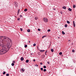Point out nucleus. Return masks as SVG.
Listing matches in <instances>:
<instances>
[{
  "label": "nucleus",
  "instance_id": "1",
  "mask_svg": "<svg viewBox=\"0 0 76 76\" xmlns=\"http://www.w3.org/2000/svg\"><path fill=\"white\" fill-rule=\"evenodd\" d=\"M5 44H6L7 45V47L8 49H6V46L4 45V43L1 42L0 43V55H1L2 54H4L5 53H7L10 48L11 47V45L10 44V43L8 41H5Z\"/></svg>",
  "mask_w": 76,
  "mask_h": 76
},
{
  "label": "nucleus",
  "instance_id": "2",
  "mask_svg": "<svg viewBox=\"0 0 76 76\" xmlns=\"http://www.w3.org/2000/svg\"><path fill=\"white\" fill-rule=\"evenodd\" d=\"M1 39L2 41L5 40V39H7V40L9 41V42H12V40L9 39V38L4 36H1Z\"/></svg>",
  "mask_w": 76,
  "mask_h": 76
},
{
  "label": "nucleus",
  "instance_id": "3",
  "mask_svg": "<svg viewBox=\"0 0 76 76\" xmlns=\"http://www.w3.org/2000/svg\"><path fill=\"white\" fill-rule=\"evenodd\" d=\"M14 5H15L16 7H18V4L16 1H14Z\"/></svg>",
  "mask_w": 76,
  "mask_h": 76
},
{
  "label": "nucleus",
  "instance_id": "4",
  "mask_svg": "<svg viewBox=\"0 0 76 76\" xmlns=\"http://www.w3.org/2000/svg\"><path fill=\"white\" fill-rule=\"evenodd\" d=\"M43 20L45 22H48V19L45 18H43Z\"/></svg>",
  "mask_w": 76,
  "mask_h": 76
},
{
  "label": "nucleus",
  "instance_id": "5",
  "mask_svg": "<svg viewBox=\"0 0 76 76\" xmlns=\"http://www.w3.org/2000/svg\"><path fill=\"white\" fill-rule=\"evenodd\" d=\"M73 25L74 26V27H75V21H73Z\"/></svg>",
  "mask_w": 76,
  "mask_h": 76
},
{
  "label": "nucleus",
  "instance_id": "6",
  "mask_svg": "<svg viewBox=\"0 0 76 76\" xmlns=\"http://www.w3.org/2000/svg\"><path fill=\"white\" fill-rule=\"evenodd\" d=\"M45 55H43L41 56V57L42 58H43L45 57Z\"/></svg>",
  "mask_w": 76,
  "mask_h": 76
},
{
  "label": "nucleus",
  "instance_id": "7",
  "mask_svg": "<svg viewBox=\"0 0 76 76\" xmlns=\"http://www.w3.org/2000/svg\"><path fill=\"white\" fill-rule=\"evenodd\" d=\"M68 10H69V11H70V12H72V9L70 8H68Z\"/></svg>",
  "mask_w": 76,
  "mask_h": 76
},
{
  "label": "nucleus",
  "instance_id": "8",
  "mask_svg": "<svg viewBox=\"0 0 76 76\" xmlns=\"http://www.w3.org/2000/svg\"><path fill=\"white\" fill-rule=\"evenodd\" d=\"M44 51H45V50H40V52H41V53H43V52H44Z\"/></svg>",
  "mask_w": 76,
  "mask_h": 76
},
{
  "label": "nucleus",
  "instance_id": "9",
  "mask_svg": "<svg viewBox=\"0 0 76 76\" xmlns=\"http://www.w3.org/2000/svg\"><path fill=\"white\" fill-rule=\"evenodd\" d=\"M24 59V58H23V57H22L20 59V60H21V61H23V59Z\"/></svg>",
  "mask_w": 76,
  "mask_h": 76
},
{
  "label": "nucleus",
  "instance_id": "10",
  "mask_svg": "<svg viewBox=\"0 0 76 76\" xmlns=\"http://www.w3.org/2000/svg\"><path fill=\"white\" fill-rule=\"evenodd\" d=\"M63 9H66V7L65 6L64 7H62Z\"/></svg>",
  "mask_w": 76,
  "mask_h": 76
},
{
  "label": "nucleus",
  "instance_id": "11",
  "mask_svg": "<svg viewBox=\"0 0 76 76\" xmlns=\"http://www.w3.org/2000/svg\"><path fill=\"white\" fill-rule=\"evenodd\" d=\"M28 10V9H25L24 10V12H26V11H27Z\"/></svg>",
  "mask_w": 76,
  "mask_h": 76
},
{
  "label": "nucleus",
  "instance_id": "12",
  "mask_svg": "<svg viewBox=\"0 0 76 76\" xmlns=\"http://www.w3.org/2000/svg\"><path fill=\"white\" fill-rule=\"evenodd\" d=\"M19 12H20V10L18 9V12H17L18 15V14H19Z\"/></svg>",
  "mask_w": 76,
  "mask_h": 76
},
{
  "label": "nucleus",
  "instance_id": "13",
  "mask_svg": "<svg viewBox=\"0 0 76 76\" xmlns=\"http://www.w3.org/2000/svg\"><path fill=\"white\" fill-rule=\"evenodd\" d=\"M73 7L74 8H75V7H76V5L75 4H73Z\"/></svg>",
  "mask_w": 76,
  "mask_h": 76
},
{
  "label": "nucleus",
  "instance_id": "14",
  "mask_svg": "<svg viewBox=\"0 0 76 76\" xmlns=\"http://www.w3.org/2000/svg\"><path fill=\"white\" fill-rule=\"evenodd\" d=\"M51 52H54V50H53V49H51Z\"/></svg>",
  "mask_w": 76,
  "mask_h": 76
},
{
  "label": "nucleus",
  "instance_id": "15",
  "mask_svg": "<svg viewBox=\"0 0 76 76\" xmlns=\"http://www.w3.org/2000/svg\"><path fill=\"white\" fill-rule=\"evenodd\" d=\"M26 63H28V62H29V60H26Z\"/></svg>",
  "mask_w": 76,
  "mask_h": 76
},
{
  "label": "nucleus",
  "instance_id": "16",
  "mask_svg": "<svg viewBox=\"0 0 76 76\" xmlns=\"http://www.w3.org/2000/svg\"><path fill=\"white\" fill-rule=\"evenodd\" d=\"M62 34H63V35L65 34V33H64V31H62Z\"/></svg>",
  "mask_w": 76,
  "mask_h": 76
},
{
  "label": "nucleus",
  "instance_id": "17",
  "mask_svg": "<svg viewBox=\"0 0 76 76\" xmlns=\"http://www.w3.org/2000/svg\"><path fill=\"white\" fill-rule=\"evenodd\" d=\"M30 31H31V30H30V29L27 30V32H30Z\"/></svg>",
  "mask_w": 76,
  "mask_h": 76
},
{
  "label": "nucleus",
  "instance_id": "18",
  "mask_svg": "<svg viewBox=\"0 0 76 76\" xmlns=\"http://www.w3.org/2000/svg\"><path fill=\"white\" fill-rule=\"evenodd\" d=\"M28 47V45H25L24 46V47H25V48H26V47Z\"/></svg>",
  "mask_w": 76,
  "mask_h": 76
},
{
  "label": "nucleus",
  "instance_id": "19",
  "mask_svg": "<svg viewBox=\"0 0 76 76\" xmlns=\"http://www.w3.org/2000/svg\"><path fill=\"white\" fill-rule=\"evenodd\" d=\"M66 22H67V23H68V24L70 23V21H69L68 20Z\"/></svg>",
  "mask_w": 76,
  "mask_h": 76
},
{
  "label": "nucleus",
  "instance_id": "20",
  "mask_svg": "<svg viewBox=\"0 0 76 76\" xmlns=\"http://www.w3.org/2000/svg\"><path fill=\"white\" fill-rule=\"evenodd\" d=\"M59 55H61V54H62V52H60L59 53Z\"/></svg>",
  "mask_w": 76,
  "mask_h": 76
},
{
  "label": "nucleus",
  "instance_id": "21",
  "mask_svg": "<svg viewBox=\"0 0 76 76\" xmlns=\"http://www.w3.org/2000/svg\"><path fill=\"white\" fill-rule=\"evenodd\" d=\"M35 20H37V19H38V17H35Z\"/></svg>",
  "mask_w": 76,
  "mask_h": 76
},
{
  "label": "nucleus",
  "instance_id": "22",
  "mask_svg": "<svg viewBox=\"0 0 76 76\" xmlns=\"http://www.w3.org/2000/svg\"><path fill=\"white\" fill-rule=\"evenodd\" d=\"M65 28H66V27H67V24H65Z\"/></svg>",
  "mask_w": 76,
  "mask_h": 76
},
{
  "label": "nucleus",
  "instance_id": "23",
  "mask_svg": "<svg viewBox=\"0 0 76 76\" xmlns=\"http://www.w3.org/2000/svg\"><path fill=\"white\" fill-rule=\"evenodd\" d=\"M11 65L12 66H13L15 65V64H14V63H12L11 64Z\"/></svg>",
  "mask_w": 76,
  "mask_h": 76
},
{
  "label": "nucleus",
  "instance_id": "24",
  "mask_svg": "<svg viewBox=\"0 0 76 76\" xmlns=\"http://www.w3.org/2000/svg\"><path fill=\"white\" fill-rule=\"evenodd\" d=\"M46 71L47 69H44L43 70L44 72H46Z\"/></svg>",
  "mask_w": 76,
  "mask_h": 76
},
{
  "label": "nucleus",
  "instance_id": "25",
  "mask_svg": "<svg viewBox=\"0 0 76 76\" xmlns=\"http://www.w3.org/2000/svg\"><path fill=\"white\" fill-rule=\"evenodd\" d=\"M47 37V36H43L42 37V38H44V37Z\"/></svg>",
  "mask_w": 76,
  "mask_h": 76
},
{
  "label": "nucleus",
  "instance_id": "26",
  "mask_svg": "<svg viewBox=\"0 0 76 76\" xmlns=\"http://www.w3.org/2000/svg\"><path fill=\"white\" fill-rule=\"evenodd\" d=\"M46 66H43V68H44V69H46Z\"/></svg>",
  "mask_w": 76,
  "mask_h": 76
},
{
  "label": "nucleus",
  "instance_id": "27",
  "mask_svg": "<svg viewBox=\"0 0 76 76\" xmlns=\"http://www.w3.org/2000/svg\"><path fill=\"white\" fill-rule=\"evenodd\" d=\"M21 71H22V72H24V71H25V70H23V69H21Z\"/></svg>",
  "mask_w": 76,
  "mask_h": 76
},
{
  "label": "nucleus",
  "instance_id": "28",
  "mask_svg": "<svg viewBox=\"0 0 76 76\" xmlns=\"http://www.w3.org/2000/svg\"><path fill=\"white\" fill-rule=\"evenodd\" d=\"M34 66H35V67H38V65L37 64H36L34 65Z\"/></svg>",
  "mask_w": 76,
  "mask_h": 76
},
{
  "label": "nucleus",
  "instance_id": "29",
  "mask_svg": "<svg viewBox=\"0 0 76 76\" xmlns=\"http://www.w3.org/2000/svg\"><path fill=\"white\" fill-rule=\"evenodd\" d=\"M6 74V72H4L3 73V75H5Z\"/></svg>",
  "mask_w": 76,
  "mask_h": 76
},
{
  "label": "nucleus",
  "instance_id": "30",
  "mask_svg": "<svg viewBox=\"0 0 76 76\" xmlns=\"http://www.w3.org/2000/svg\"><path fill=\"white\" fill-rule=\"evenodd\" d=\"M50 31H51V30H50V29H48V32H50Z\"/></svg>",
  "mask_w": 76,
  "mask_h": 76
},
{
  "label": "nucleus",
  "instance_id": "31",
  "mask_svg": "<svg viewBox=\"0 0 76 76\" xmlns=\"http://www.w3.org/2000/svg\"><path fill=\"white\" fill-rule=\"evenodd\" d=\"M6 76H9V74H7L6 75Z\"/></svg>",
  "mask_w": 76,
  "mask_h": 76
},
{
  "label": "nucleus",
  "instance_id": "32",
  "mask_svg": "<svg viewBox=\"0 0 76 76\" xmlns=\"http://www.w3.org/2000/svg\"><path fill=\"white\" fill-rule=\"evenodd\" d=\"M47 63L48 64H50V61H48Z\"/></svg>",
  "mask_w": 76,
  "mask_h": 76
},
{
  "label": "nucleus",
  "instance_id": "33",
  "mask_svg": "<svg viewBox=\"0 0 76 76\" xmlns=\"http://www.w3.org/2000/svg\"><path fill=\"white\" fill-rule=\"evenodd\" d=\"M41 70H42V71L43 70V68H41Z\"/></svg>",
  "mask_w": 76,
  "mask_h": 76
},
{
  "label": "nucleus",
  "instance_id": "34",
  "mask_svg": "<svg viewBox=\"0 0 76 76\" xmlns=\"http://www.w3.org/2000/svg\"><path fill=\"white\" fill-rule=\"evenodd\" d=\"M20 18H23L22 15H20Z\"/></svg>",
  "mask_w": 76,
  "mask_h": 76
},
{
  "label": "nucleus",
  "instance_id": "35",
  "mask_svg": "<svg viewBox=\"0 0 76 76\" xmlns=\"http://www.w3.org/2000/svg\"><path fill=\"white\" fill-rule=\"evenodd\" d=\"M38 31H41V29H40L39 28L38 29Z\"/></svg>",
  "mask_w": 76,
  "mask_h": 76
},
{
  "label": "nucleus",
  "instance_id": "36",
  "mask_svg": "<svg viewBox=\"0 0 76 76\" xmlns=\"http://www.w3.org/2000/svg\"><path fill=\"white\" fill-rule=\"evenodd\" d=\"M72 53H74L75 52V50H72Z\"/></svg>",
  "mask_w": 76,
  "mask_h": 76
},
{
  "label": "nucleus",
  "instance_id": "37",
  "mask_svg": "<svg viewBox=\"0 0 76 76\" xmlns=\"http://www.w3.org/2000/svg\"><path fill=\"white\" fill-rule=\"evenodd\" d=\"M21 31H23V29H22V28H20Z\"/></svg>",
  "mask_w": 76,
  "mask_h": 76
},
{
  "label": "nucleus",
  "instance_id": "38",
  "mask_svg": "<svg viewBox=\"0 0 76 76\" xmlns=\"http://www.w3.org/2000/svg\"><path fill=\"white\" fill-rule=\"evenodd\" d=\"M35 45H36V44H33V46H35Z\"/></svg>",
  "mask_w": 76,
  "mask_h": 76
},
{
  "label": "nucleus",
  "instance_id": "39",
  "mask_svg": "<svg viewBox=\"0 0 76 76\" xmlns=\"http://www.w3.org/2000/svg\"><path fill=\"white\" fill-rule=\"evenodd\" d=\"M40 64H41V65H42V63L41 62L40 63Z\"/></svg>",
  "mask_w": 76,
  "mask_h": 76
},
{
  "label": "nucleus",
  "instance_id": "40",
  "mask_svg": "<svg viewBox=\"0 0 76 76\" xmlns=\"http://www.w3.org/2000/svg\"><path fill=\"white\" fill-rule=\"evenodd\" d=\"M12 63H15V61H13L12 62Z\"/></svg>",
  "mask_w": 76,
  "mask_h": 76
},
{
  "label": "nucleus",
  "instance_id": "41",
  "mask_svg": "<svg viewBox=\"0 0 76 76\" xmlns=\"http://www.w3.org/2000/svg\"><path fill=\"white\" fill-rule=\"evenodd\" d=\"M20 20V18H18V20Z\"/></svg>",
  "mask_w": 76,
  "mask_h": 76
},
{
  "label": "nucleus",
  "instance_id": "42",
  "mask_svg": "<svg viewBox=\"0 0 76 76\" xmlns=\"http://www.w3.org/2000/svg\"><path fill=\"white\" fill-rule=\"evenodd\" d=\"M60 13H61V14H63V12H60Z\"/></svg>",
  "mask_w": 76,
  "mask_h": 76
},
{
  "label": "nucleus",
  "instance_id": "43",
  "mask_svg": "<svg viewBox=\"0 0 76 76\" xmlns=\"http://www.w3.org/2000/svg\"><path fill=\"white\" fill-rule=\"evenodd\" d=\"M47 53V50H46V52H45V53Z\"/></svg>",
  "mask_w": 76,
  "mask_h": 76
},
{
  "label": "nucleus",
  "instance_id": "44",
  "mask_svg": "<svg viewBox=\"0 0 76 76\" xmlns=\"http://www.w3.org/2000/svg\"><path fill=\"white\" fill-rule=\"evenodd\" d=\"M33 61H35V59H34V60H33Z\"/></svg>",
  "mask_w": 76,
  "mask_h": 76
},
{
  "label": "nucleus",
  "instance_id": "45",
  "mask_svg": "<svg viewBox=\"0 0 76 76\" xmlns=\"http://www.w3.org/2000/svg\"><path fill=\"white\" fill-rule=\"evenodd\" d=\"M28 42H29V43H30V42H31V41H28Z\"/></svg>",
  "mask_w": 76,
  "mask_h": 76
},
{
  "label": "nucleus",
  "instance_id": "46",
  "mask_svg": "<svg viewBox=\"0 0 76 76\" xmlns=\"http://www.w3.org/2000/svg\"><path fill=\"white\" fill-rule=\"evenodd\" d=\"M45 55H46V56H47V53H45Z\"/></svg>",
  "mask_w": 76,
  "mask_h": 76
},
{
  "label": "nucleus",
  "instance_id": "47",
  "mask_svg": "<svg viewBox=\"0 0 76 76\" xmlns=\"http://www.w3.org/2000/svg\"><path fill=\"white\" fill-rule=\"evenodd\" d=\"M54 9V10H56V9H55V8L54 9Z\"/></svg>",
  "mask_w": 76,
  "mask_h": 76
},
{
  "label": "nucleus",
  "instance_id": "48",
  "mask_svg": "<svg viewBox=\"0 0 76 76\" xmlns=\"http://www.w3.org/2000/svg\"><path fill=\"white\" fill-rule=\"evenodd\" d=\"M58 39L60 38V37H58Z\"/></svg>",
  "mask_w": 76,
  "mask_h": 76
},
{
  "label": "nucleus",
  "instance_id": "49",
  "mask_svg": "<svg viewBox=\"0 0 76 76\" xmlns=\"http://www.w3.org/2000/svg\"><path fill=\"white\" fill-rule=\"evenodd\" d=\"M70 41V40H69V41Z\"/></svg>",
  "mask_w": 76,
  "mask_h": 76
}]
</instances>
